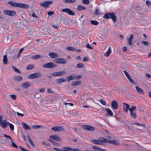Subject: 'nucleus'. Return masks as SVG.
<instances>
[{"label": "nucleus", "instance_id": "obj_1", "mask_svg": "<svg viewBox=\"0 0 151 151\" xmlns=\"http://www.w3.org/2000/svg\"><path fill=\"white\" fill-rule=\"evenodd\" d=\"M8 4L13 6L19 7L23 9H27L29 7V6L27 4L19 3L14 2L12 1L8 2Z\"/></svg>", "mask_w": 151, "mask_h": 151}, {"label": "nucleus", "instance_id": "obj_2", "mask_svg": "<svg viewBox=\"0 0 151 151\" xmlns=\"http://www.w3.org/2000/svg\"><path fill=\"white\" fill-rule=\"evenodd\" d=\"M104 18L107 19L111 18L114 22L116 21V17L113 13H107L104 14Z\"/></svg>", "mask_w": 151, "mask_h": 151}, {"label": "nucleus", "instance_id": "obj_3", "mask_svg": "<svg viewBox=\"0 0 151 151\" xmlns=\"http://www.w3.org/2000/svg\"><path fill=\"white\" fill-rule=\"evenodd\" d=\"M42 76L41 73H35L29 75L28 78L30 79H32L40 78Z\"/></svg>", "mask_w": 151, "mask_h": 151}, {"label": "nucleus", "instance_id": "obj_4", "mask_svg": "<svg viewBox=\"0 0 151 151\" xmlns=\"http://www.w3.org/2000/svg\"><path fill=\"white\" fill-rule=\"evenodd\" d=\"M91 142L98 145L103 144L104 142V138H99L98 140L92 139L91 140Z\"/></svg>", "mask_w": 151, "mask_h": 151}, {"label": "nucleus", "instance_id": "obj_5", "mask_svg": "<svg viewBox=\"0 0 151 151\" xmlns=\"http://www.w3.org/2000/svg\"><path fill=\"white\" fill-rule=\"evenodd\" d=\"M3 12L5 14L11 16H14L16 14V12L14 11L5 10Z\"/></svg>", "mask_w": 151, "mask_h": 151}, {"label": "nucleus", "instance_id": "obj_6", "mask_svg": "<svg viewBox=\"0 0 151 151\" xmlns=\"http://www.w3.org/2000/svg\"><path fill=\"white\" fill-rule=\"evenodd\" d=\"M52 130L55 132L64 131L65 130L63 127L61 126L55 127L52 128Z\"/></svg>", "mask_w": 151, "mask_h": 151}, {"label": "nucleus", "instance_id": "obj_7", "mask_svg": "<svg viewBox=\"0 0 151 151\" xmlns=\"http://www.w3.org/2000/svg\"><path fill=\"white\" fill-rule=\"evenodd\" d=\"M42 66L44 68H54L56 67V65L52 62H50L43 65Z\"/></svg>", "mask_w": 151, "mask_h": 151}, {"label": "nucleus", "instance_id": "obj_8", "mask_svg": "<svg viewBox=\"0 0 151 151\" xmlns=\"http://www.w3.org/2000/svg\"><path fill=\"white\" fill-rule=\"evenodd\" d=\"M52 3V1H44L43 3H40V5L44 8H47L48 7L49 5Z\"/></svg>", "mask_w": 151, "mask_h": 151}, {"label": "nucleus", "instance_id": "obj_9", "mask_svg": "<svg viewBox=\"0 0 151 151\" xmlns=\"http://www.w3.org/2000/svg\"><path fill=\"white\" fill-rule=\"evenodd\" d=\"M54 61L55 63L59 64H65L67 63L66 61L63 58H58L55 59Z\"/></svg>", "mask_w": 151, "mask_h": 151}, {"label": "nucleus", "instance_id": "obj_10", "mask_svg": "<svg viewBox=\"0 0 151 151\" xmlns=\"http://www.w3.org/2000/svg\"><path fill=\"white\" fill-rule=\"evenodd\" d=\"M111 106L113 109H117L118 107V105L117 101L115 100H113L111 103Z\"/></svg>", "mask_w": 151, "mask_h": 151}, {"label": "nucleus", "instance_id": "obj_11", "mask_svg": "<svg viewBox=\"0 0 151 151\" xmlns=\"http://www.w3.org/2000/svg\"><path fill=\"white\" fill-rule=\"evenodd\" d=\"M62 11L63 12L67 13L71 15H75L74 12L69 9H64L62 10Z\"/></svg>", "mask_w": 151, "mask_h": 151}, {"label": "nucleus", "instance_id": "obj_12", "mask_svg": "<svg viewBox=\"0 0 151 151\" xmlns=\"http://www.w3.org/2000/svg\"><path fill=\"white\" fill-rule=\"evenodd\" d=\"M66 73L65 71H59L57 72H55L52 73V75L54 76H61L64 75L66 74Z\"/></svg>", "mask_w": 151, "mask_h": 151}, {"label": "nucleus", "instance_id": "obj_13", "mask_svg": "<svg viewBox=\"0 0 151 151\" xmlns=\"http://www.w3.org/2000/svg\"><path fill=\"white\" fill-rule=\"evenodd\" d=\"M82 127L83 129L89 131H93L95 130L93 127L90 126L84 125Z\"/></svg>", "mask_w": 151, "mask_h": 151}, {"label": "nucleus", "instance_id": "obj_14", "mask_svg": "<svg viewBox=\"0 0 151 151\" xmlns=\"http://www.w3.org/2000/svg\"><path fill=\"white\" fill-rule=\"evenodd\" d=\"M50 138L56 140L57 141H60L62 140V139L60 137L56 135H51L50 137Z\"/></svg>", "mask_w": 151, "mask_h": 151}, {"label": "nucleus", "instance_id": "obj_15", "mask_svg": "<svg viewBox=\"0 0 151 151\" xmlns=\"http://www.w3.org/2000/svg\"><path fill=\"white\" fill-rule=\"evenodd\" d=\"M48 55L52 58H57L59 57L58 54L54 52L50 53H49Z\"/></svg>", "mask_w": 151, "mask_h": 151}, {"label": "nucleus", "instance_id": "obj_16", "mask_svg": "<svg viewBox=\"0 0 151 151\" xmlns=\"http://www.w3.org/2000/svg\"><path fill=\"white\" fill-rule=\"evenodd\" d=\"M123 110L125 112L127 113L128 109L129 110V104L124 103H123Z\"/></svg>", "mask_w": 151, "mask_h": 151}, {"label": "nucleus", "instance_id": "obj_17", "mask_svg": "<svg viewBox=\"0 0 151 151\" xmlns=\"http://www.w3.org/2000/svg\"><path fill=\"white\" fill-rule=\"evenodd\" d=\"M8 122L6 120H4L1 122L0 125L3 128H5L7 127Z\"/></svg>", "mask_w": 151, "mask_h": 151}, {"label": "nucleus", "instance_id": "obj_18", "mask_svg": "<svg viewBox=\"0 0 151 151\" xmlns=\"http://www.w3.org/2000/svg\"><path fill=\"white\" fill-rule=\"evenodd\" d=\"M123 72L125 73V74L126 76L127 77V78L132 83H133L134 82V81L133 80V79L131 78L130 75L128 73L126 72V71L124 70H123Z\"/></svg>", "mask_w": 151, "mask_h": 151}, {"label": "nucleus", "instance_id": "obj_19", "mask_svg": "<svg viewBox=\"0 0 151 151\" xmlns=\"http://www.w3.org/2000/svg\"><path fill=\"white\" fill-rule=\"evenodd\" d=\"M30 83L29 82H26L22 83L21 86L24 88H27L30 86Z\"/></svg>", "mask_w": 151, "mask_h": 151}, {"label": "nucleus", "instance_id": "obj_20", "mask_svg": "<svg viewBox=\"0 0 151 151\" xmlns=\"http://www.w3.org/2000/svg\"><path fill=\"white\" fill-rule=\"evenodd\" d=\"M66 81V80L63 78H57L55 80L56 82L58 84L64 82Z\"/></svg>", "mask_w": 151, "mask_h": 151}, {"label": "nucleus", "instance_id": "obj_21", "mask_svg": "<svg viewBox=\"0 0 151 151\" xmlns=\"http://www.w3.org/2000/svg\"><path fill=\"white\" fill-rule=\"evenodd\" d=\"M106 110L107 112V113L106 114V115H108L110 116H112L113 114V112L110 109L108 108H106Z\"/></svg>", "mask_w": 151, "mask_h": 151}, {"label": "nucleus", "instance_id": "obj_22", "mask_svg": "<svg viewBox=\"0 0 151 151\" xmlns=\"http://www.w3.org/2000/svg\"><path fill=\"white\" fill-rule=\"evenodd\" d=\"M22 124L23 126V128L26 130L29 129L30 128L28 125L25 124V123L22 122Z\"/></svg>", "mask_w": 151, "mask_h": 151}, {"label": "nucleus", "instance_id": "obj_23", "mask_svg": "<svg viewBox=\"0 0 151 151\" xmlns=\"http://www.w3.org/2000/svg\"><path fill=\"white\" fill-rule=\"evenodd\" d=\"M3 62L5 65L8 64V60L7 59V56L6 55H4L3 59Z\"/></svg>", "mask_w": 151, "mask_h": 151}, {"label": "nucleus", "instance_id": "obj_24", "mask_svg": "<svg viewBox=\"0 0 151 151\" xmlns=\"http://www.w3.org/2000/svg\"><path fill=\"white\" fill-rule=\"evenodd\" d=\"M111 53V47H109L108 48V51L104 53V56H106V57H109Z\"/></svg>", "mask_w": 151, "mask_h": 151}, {"label": "nucleus", "instance_id": "obj_25", "mask_svg": "<svg viewBox=\"0 0 151 151\" xmlns=\"http://www.w3.org/2000/svg\"><path fill=\"white\" fill-rule=\"evenodd\" d=\"M75 75H71L67 77L66 78L68 81H70L71 80L75 79Z\"/></svg>", "mask_w": 151, "mask_h": 151}, {"label": "nucleus", "instance_id": "obj_26", "mask_svg": "<svg viewBox=\"0 0 151 151\" xmlns=\"http://www.w3.org/2000/svg\"><path fill=\"white\" fill-rule=\"evenodd\" d=\"M81 83V82L80 81H74L71 83L72 86H76L80 85Z\"/></svg>", "mask_w": 151, "mask_h": 151}, {"label": "nucleus", "instance_id": "obj_27", "mask_svg": "<svg viewBox=\"0 0 151 151\" xmlns=\"http://www.w3.org/2000/svg\"><path fill=\"white\" fill-rule=\"evenodd\" d=\"M133 35H130L129 38V39L128 44L129 45H132V42L133 41Z\"/></svg>", "mask_w": 151, "mask_h": 151}, {"label": "nucleus", "instance_id": "obj_28", "mask_svg": "<svg viewBox=\"0 0 151 151\" xmlns=\"http://www.w3.org/2000/svg\"><path fill=\"white\" fill-rule=\"evenodd\" d=\"M14 80L16 81H20L22 80V77L19 76H16L14 78Z\"/></svg>", "mask_w": 151, "mask_h": 151}, {"label": "nucleus", "instance_id": "obj_29", "mask_svg": "<svg viewBox=\"0 0 151 151\" xmlns=\"http://www.w3.org/2000/svg\"><path fill=\"white\" fill-rule=\"evenodd\" d=\"M42 56H40L39 55H34L32 57L31 59H34V60H36L39 59L40 58H42Z\"/></svg>", "mask_w": 151, "mask_h": 151}, {"label": "nucleus", "instance_id": "obj_30", "mask_svg": "<svg viewBox=\"0 0 151 151\" xmlns=\"http://www.w3.org/2000/svg\"><path fill=\"white\" fill-rule=\"evenodd\" d=\"M135 88H136V90H137V91L139 93H140L142 94H143L144 93V92H143V90L142 89H141V88H139V87H138L137 86H136L135 87Z\"/></svg>", "mask_w": 151, "mask_h": 151}, {"label": "nucleus", "instance_id": "obj_31", "mask_svg": "<svg viewBox=\"0 0 151 151\" xmlns=\"http://www.w3.org/2000/svg\"><path fill=\"white\" fill-rule=\"evenodd\" d=\"M86 8L84 6H82L81 5H78L77 6V9L79 11H81L85 10Z\"/></svg>", "mask_w": 151, "mask_h": 151}, {"label": "nucleus", "instance_id": "obj_32", "mask_svg": "<svg viewBox=\"0 0 151 151\" xmlns=\"http://www.w3.org/2000/svg\"><path fill=\"white\" fill-rule=\"evenodd\" d=\"M136 109V107L135 106H132L131 108H129V110L130 112V113L132 112H134V111Z\"/></svg>", "mask_w": 151, "mask_h": 151}, {"label": "nucleus", "instance_id": "obj_33", "mask_svg": "<svg viewBox=\"0 0 151 151\" xmlns=\"http://www.w3.org/2000/svg\"><path fill=\"white\" fill-rule=\"evenodd\" d=\"M35 65L32 64L28 65L26 68L27 69L31 70L34 68Z\"/></svg>", "mask_w": 151, "mask_h": 151}, {"label": "nucleus", "instance_id": "obj_34", "mask_svg": "<svg viewBox=\"0 0 151 151\" xmlns=\"http://www.w3.org/2000/svg\"><path fill=\"white\" fill-rule=\"evenodd\" d=\"M93 148L95 150V151H104L103 149L95 146H93Z\"/></svg>", "mask_w": 151, "mask_h": 151}, {"label": "nucleus", "instance_id": "obj_35", "mask_svg": "<svg viewBox=\"0 0 151 151\" xmlns=\"http://www.w3.org/2000/svg\"><path fill=\"white\" fill-rule=\"evenodd\" d=\"M72 148L70 147H65L63 148V151H71Z\"/></svg>", "mask_w": 151, "mask_h": 151}, {"label": "nucleus", "instance_id": "obj_36", "mask_svg": "<svg viewBox=\"0 0 151 151\" xmlns=\"http://www.w3.org/2000/svg\"><path fill=\"white\" fill-rule=\"evenodd\" d=\"M76 67L78 68H81L84 67L85 65L82 63H80L77 65Z\"/></svg>", "mask_w": 151, "mask_h": 151}, {"label": "nucleus", "instance_id": "obj_37", "mask_svg": "<svg viewBox=\"0 0 151 151\" xmlns=\"http://www.w3.org/2000/svg\"><path fill=\"white\" fill-rule=\"evenodd\" d=\"M63 1L64 2L72 3L76 2V0H63Z\"/></svg>", "mask_w": 151, "mask_h": 151}, {"label": "nucleus", "instance_id": "obj_38", "mask_svg": "<svg viewBox=\"0 0 151 151\" xmlns=\"http://www.w3.org/2000/svg\"><path fill=\"white\" fill-rule=\"evenodd\" d=\"M49 141L50 142H51L52 143V144H53L57 146H60V144H59V143L55 142V141H54L53 140H51V139H49Z\"/></svg>", "mask_w": 151, "mask_h": 151}, {"label": "nucleus", "instance_id": "obj_39", "mask_svg": "<svg viewBox=\"0 0 151 151\" xmlns=\"http://www.w3.org/2000/svg\"><path fill=\"white\" fill-rule=\"evenodd\" d=\"M130 115L133 118H135L137 117V116L135 112H134L130 113Z\"/></svg>", "mask_w": 151, "mask_h": 151}, {"label": "nucleus", "instance_id": "obj_40", "mask_svg": "<svg viewBox=\"0 0 151 151\" xmlns=\"http://www.w3.org/2000/svg\"><path fill=\"white\" fill-rule=\"evenodd\" d=\"M90 22L92 24L94 25H97L99 24V22L95 20H91L90 21Z\"/></svg>", "mask_w": 151, "mask_h": 151}, {"label": "nucleus", "instance_id": "obj_41", "mask_svg": "<svg viewBox=\"0 0 151 151\" xmlns=\"http://www.w3.org/2000/svg\"><path fill=\"white\" fill-rule=\"evenodd\" d=\"M100 13H101L100 12L99 9H96L94 12V14L96 15H100Z\"/></svg>", "mask_w": 151, "mask_h": 151}, {"label": "nucleus", "instance_id": "obj_42", "mask_svg": "<svg viewBox=\"0 0 151 151\" xmlns=\"http://www.w3.org/2000/svg\"><path fill=\"white\" fill-rule=\"evenodd\" d=\"M8 124L9 125L10 128L11 130L13 131L14 129V126L9 122H8Z\"/></svg>", "mask_w": 151, "mask_h": 151}, {"label": "nucleus", "instance_id": "obj_43", "mask_svg": "<svg viewBox=\"0 0 151 151\" xmlns=\"http://www.w3.org/2000/svg\"><path fill=\"white\" fill-rule=\"evenodd\" d=\"M133 124L139 126H142L144 127V128H145L146 127L145 125V124H141L139 123H133Z\"/></svg>", "mask_w": 151, "mask_h": 151}, {"label": "nucleus", "instance_id": "obj_44", "mask_svg": "<svg viewBox=\"0 0 151 151\" xmlns=\"http://www.w3.org/2000/svg\"><path fill=\"white\" fill-rule=\"evenodd\" d=\"M66 49L68 50L74 51L75 50L73 47H66Z\"/></svg>", "mask_w": 151, "mask_h": 151}, {"label": "nucleus", "instance_id": "obj_45", "mask_svg": "<svg viewBox=\"0 0 151 151\" xmlns=\"http://www.w3.org/2000/svg\"><path fill=\"white\" fill-rule=\"evenodd\" d=\"M12 67L13 69H14V71L15 72L19 73H20V72L19 71V70L16 67H14L13 66H12Z\"/></svg>", "mask_w": 151, "mask_h": 151}, {"label": "nucleus", "instance_id": "obj_46", "mask_svg": "<svg viewBox=\"0 0 151 151\" xmlns=\"http://www.w3.org/2000/svg\"><path fill=\"white\" fill-rule=\"evenodd\" d=\"M142 44L146 46H148L149 44V42H148L144 41L143 40L142 41Z\"/></svg>", "mask_w": 151, "mask_h": 151}, {"label": "nucleus", "instance_id": "obj_47", "mask_svg": "<svg viewBox=\"0 0 151 151\" xmlns=\"http://www.w3.org/2000/svg\"><path fill=\"white\" fill-rule=\"evenodd\" d=\"M10 96L14 100L16 99V96L15 94L10 95Z\"/></svg>", "mask_w": 151, "mask_h": 151}, {"label": "nucleus", "instance_id": "obj_48", "mask_svg": "<svg viewBox=\"0 0 151 151\" xmlns=\"http://www.w3.org/2000/svg\"><path fill=\"white\" fill-rule=\"evenodd\" d=\"M82 2L84 4H89V0H82Z\"/></svg>", "mask_w": 151, "mask_h": 151}, {"label": "nucleus", "instance_id": "obj_49", "mask_svg": "<svg viewBox=\"0 0 151 151\" xmlns=\"http://www.w3.org/2000/svg\"><path fill=\"white\" fill-rule=\"evenodd\" d=\"M27 139H28V141L29 142V143H30V144L33 146H34V144L32 142V141L31 140V138L29 137L28 136L27 137Z\"/></svg>", "mask_w": 151, "mask_h": 151}, {"label": "nucleus", "instance_id": "obj_50", "mask_svg": "<svg viewBox=\"0 0 151 151\" xmlns=\"http://www.w3.org/2000/svg\"><path fill=\"white\" fill-rule=\"evenodd\" d=\"M113 144L118 146L120 145V143L119 142H117L116 141L114 140Z\"/></svg>", "mask_w": 151, "mask_h": 151}, {"label": "nucleus", "instance_id": "obj_51", "mask_svg": "<svg viewBox=\"0 0 151 151\" xmlns=\"http://www.w3.org/2000/svg\"><path fill=\"white\" fill-rule=\"evenodd\" d=\"M11 145L14 147L16 148H17L18 147L17 145L15 144L12 141H11Z\"/></svg>", "mask_w": 151, "mask_h": 151}, {"label": "nucleus", "instance_id": "obj_52", "mask_svg": "<svg viewBox=\"0 0 151 151\" xmlns=\"http://www.w3.org/2000/svg\"><path fill=\"white\" fill-rule=\"evenodd\" d=\"M41 127V126L40 125H34L32 126V128L34 129H37Z\"/></svg>", "mask_w": 151, "mask_h": 151}, {"label": "nucleus", "instance_id": "obj_53", "mask_svg": "<svg viewBox=\"0 0 151 151\" xmlns=\"http://www.w3.org/2000/svg\"><path fill=\"white\" fill-rule=\"evenodd\" d=\"M4 136L7 138L10 139L11 141H12V139L10 137L9 135H6V134H4Z\"/></svg>", "mask_w": 151, "mask_h": 151}, {"label": "nucleus", "instance_id": "obj_54", "mask_svg": "<svg viewBox=\"0 0 151 151\" xmlns=\"http://www.w3.org/2000/svg\"><path fill=\"white\" fill-rule=\"evenodd\" d=\"M86 47L87 48H89V49H93V48L92 47V46H91L90 45H89V44H87L86 45Z\"/></svg>", "mask_w": 151, "mask_h": 151}, {"label": "nucleus", "instance_id": "obj_55", "mask_svg": "<svg viewBox=\"0 0 151 151\" xmlns=\"http://www.w3.org/2000/svg\"><path fill=\"white\" fill-rule=\"evenodd\" d=\"M82 76H76L75 75V76H74V78H75V79H80V78H81V77H82Z\"/></svg>", "mask_w": 151, "mask_h": 151}, {"label": "nucleus", "instance_id": "obj_56", "mask_svg": "<svg viewBox=\"0 0 151 151\" xmlns=\"http://www.w3.org/2000/svg\"><path fill=\"white\" fill-rule=\"evenodd\" d=\"M71 151H81V150L79 149L72 148Z\"/></svg>", "mask_w": 151, "mask_h": 151}, {"label": "nucleus", "instance_id": "obj_57", "mask_svg": "<svg viewBox=\"0 0 151 151\" xmlns=\"http://www.w3.org/2000/svg\"><path fill=\"white\" fill-rule=\"evenodd\" d=\"M54 13L53 12H52V11H49L48 13V14L49 16H51L53 15L54 14Z\"/></svg>", "mask_w": 151, "mask_h": 151}, {"label": "nucleus", "instance_id": "obj_58", "mask_svg": "<svg viewBox=\"0 0 151 151\" xmlns=\"http://www.w3.org/2000/svg\"><path fill=\"white\" fill-rule=\"evenodd\" d=\"M53 149L56 151H63V149H60L55 147Z\"/></svg>", "mask_w": 151, "mask_h": 151}, {"label": "nucleus", "instance_id": "obj_59", "mask_svg": "<svg viewBox=\"0 0 151 151\" xmlns=\"http://www.w3.org/2000/svg\"><path fill=\"white\" fill-rule=\"evenodd\" d=\"M64 104L65 105H67L68 104V105H70L71 106H73V104L72 103H66V102H64Z\"/></svg>", "mask_w": 151, "mask_h": 151}, {"label": "nucleus", "instance_id": "obj_60", "mask_svg": "<svg viewBox=\"0 0 151 151\" xmlns=\"http://www.w3.org/2000/svg\"><path fill=\"white\" fill-rule=\"evenodd\" d=\"M52 26L55 29H58V26L57 24H53L52 25Z\"/></svg>", "mask_w": 151, "mask_h": 151}, {"label": "nucleus", "instance_id": "obj_61", "mask_svg": "<svg viewBox=\"0 0 151 151\" xmlns=\"http://www.w3.org/2000/svg\"><path fill=\"white\" fill-rule=\"evenodd\" d=\"M146 4L148 6H149L151 4V3L148 1H146Z\"/></svg>", "mask_w": 151, "mask_h": 151}, {"label": "nucleus", "instance_id": "obj_62", "mask_svg": "<svg viewBox=\"0 0 151 151\" xmlns=\"http://www.w3.org/2000/svg\"><path fill=\"white\" fill-rule=\"evenodd\" d=\"M83 61L85 62L87 61H88V59L87 57H85L83 59Z\"/></svg>", "mask_w": 151, "mask_h": 151}, {"label": "nucleus", "instance_id": "obj_63", "mask_svg": "<svg viewBox=\"0 0 151 151\" xmlns=\"http://www.w3.org/2000/svg\"><path fill=\"white\" fill-rule=\"evenodd\" d=\"M109 140L108 139L104 138V143H109Z\"/></svg>", "mask_w": 151, "mask_h": 151}, {"label": "nucleus", "instance_id": "obj_64", "mask_svg": "<svg viewBox=\"0 0 151 151\" xmlns=\"http://www.w3.org/2000/svg\"><path fill=\"white\" fill-rule=\"evenodd\" d=\"M17 114L18 116H22V117H23L24 115V114H20L18 112H17Z\"/></svg>", "mask_w": 151, "mask_h": 151}]
</instances>
